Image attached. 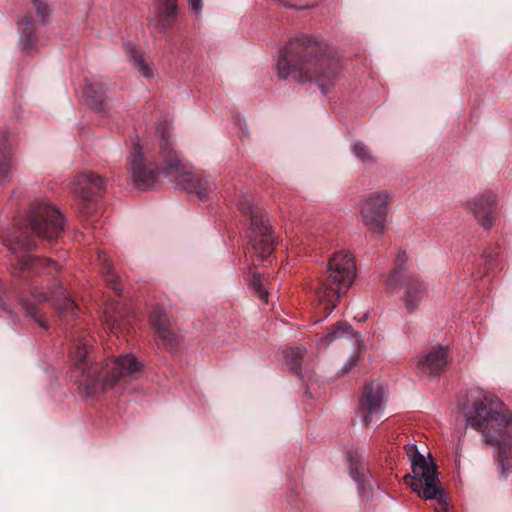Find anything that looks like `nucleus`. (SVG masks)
<instances>
[{
	"instance_id": "nucleus-17",
	"label": "nucleus",
	"mask_w": 512,
	"mask_h": 512,
	"mask_svg": "<svg viewBox=\"0 0 512 512\" xmlns=\"http://www.w3.org/2000/svg\"><path fill=\"white\" fill-rule=\"evenodd\" d=\"M470 210L484 229H490L497 216L496 196L489 192L475 197L469 203Z\"/></svg>"
},
{
	"instance_id": "nucleus-1",
	"label": "nucleus",
	"mask_w": 512,
	"mask_h": 512,
	"mask_svg": "<svg viewBox=\"0 0 512 512\" xmlns=\"http://www.w3.org/2000/svg\"><path fill=\"white\" fill-rule=\"evenodd\" d=\"M64 231L62 213L48 202L34 201L25 217L19 218L12 231L3 236L4 245L17 257L13 274L25 281L42 273L53 275L60 270L58 263L27 254L36 249L35 237L55 242Z\"/></svg>"
},
{
	"instance_id": "nucleus-22",
	"label": "nucleus",
	"mask_w": 512,
	"mask_h": 512,
	"mask_svg": "<svg viewBox=\"0 0 512 512\" xmlns=\"http://www.w3.org/2000/svg\"><path fill=\"white\" fill-rule=\"evenodd\" d=\"M124 47L127 58L133 67L144 77L152 78L154 76L153 70L145 61L143 54L138 51L131 43L125 44Z\"/></svg>"
},
{
	"instance_id": "nucleus-34",
	"label": "nucleus",
	"mask_w": 512,
	"mask_h": 512,
	"mask_svg": "<svg viewBox=\"0 0 512 512\" xmlns=\"http://www.w3.org/2000/svg\"><path fill=\"white\" fill-rule=\"evenodd\" d=\"M367 317H368L367 314L363 315V317L360 319V321H365L367 319Z\"/></svg>"
},
{
	"instance_id": "nucleus-3",
	"label": "nucleus",
	"mask_w": 512,
	"mask_h": 512,
	"mask_svg": "<svg viewBox=\"0 0 512 512\" xmlns=\"http://www.w3.org/2000/svg\"><path fill=\"white\" fill-rule=\"evenodd\" d=\"M324 51L325 45L312 36L291 39L278 54V79L287 80L293 76L300 84L315 83L326 95L337 81L339 66L325 58Z\"/></svg>"
},
{
	"instance_id": "nucleus-29",
	"label": "nucleus",
	"mask_w": 512,
	"mask_h": 512,
	"mask_svg": "<svg viewBox=\"0 0 512 512\" xmlns=\"http://www.w3.org/2000/svg\"><path fill=\"white\" fill-rule=\"evenodd\" d=\"M43 25L47 23L46 17L50 14V6L41 0H31Z\"/></svg>"
},
{
	"instance_id": "nucleus-5",
	"label": "nucleus",
	"mask_w": 512,
	"mask_h": 512,
	"mask_svg": "<svg viewBox=\"0 0 512 512\" xmlns=\"http://www.w3.org/2000/svg\"><path fill=\"white\" fill-rule=\"evenodd\" d=\"M73 377L79 393L84 398L106 391L118 383H128L140 371L142 363L132 354H124L110 361L105 378L100 381L102 367L96 361L94 349L88 339L75 342L70 349Z\"/></svg>"
},
{
	"instance_id": "nucleus-33",
	"label": "nucleus",
	"mask_w": 512,
	"mask_h": 512,
	"mask_svg": "<svg viewBox=\"0 0 512 512\" xmlns=\"http://www.w3.org/2000/svg\"><path fill=\"white\" fill-rule=\"evenodd\" d=\"M0 309L7 311V307L1 299H0Z\"/></svg>"
},
{
	"instance_id": "nucleus-26",
	"label": "nucleus",
	"mask_w": 512,
	"mask_h": 512,
	"mask_svg": "<svg viewBox=\"0 0 512 512\" xmlns=\"http://www.w3.org/2000/svg\"><path fill=\"white\" fill-rule=\"evenodd\" d=\"M102 259V272L107 277V280L111 283L112 288L116 291L119 290V276L114 272L112 265L109 263L105 256L99 255Z\"/></svg>"
},
{
	"instance_id": "nucleus-32",
	"label": "nucleus",
	"mask_w": 512,
	"mask_h": 512,
	"mask_svg": "<svg viewBox=\"0 0 512 512\" xmlns=\"http://www.w3.org/2000/svg\"><path fill=\"white\" fill-rule=\"evenodd\" d=\"M493 261H496V255L495 254H490L489 255V262H493Z\"/></svg>"
},
{
	"instance_id": "nucleus-11",
	"label": "nucleus",
	"mask_w": 512,
	"mask_h": 512,
	"mask_svg": "<svg viewBox=\"0 0 512 512\" xmlns=\"http://www.w3.org/2000/svg\"><path fill=\"white\" fill-rule=\"evenodd\" d=\"M385 405L384 389L379 383L369 382L363 387L359 400L358 416L365 426L379 420Z\"/></svg>"
},
{
	"instance_id": "nucleus-31",
	"label": "nucleus",
	"mask_w": 512,
	"mask_h": 512,
	"mask_svg": "<svg viewBox=\"0 0 512 512\" xmlns=\"http://www.w3.org/2000/svg\"><path fill=\"white\" fill-rule=\"evenodd\" d=\"M189 7L193 11L194 14L200 15L203 9V1L202 0H188Z\"/></svg>"
},
{
	"instance_id": "nucleus-23",
	"label": "nucleus",
	"mask_w": 512,
	"mask_h": 512,
	"mask_svg": "<svg viewBox=\"0 0 512 512\" xmlns=\"http://www.w3.org/2000/svg\"><path fill=\"white\" fill-rule=\"evenodd\" d=\"M340 338H356V341H359V338H361V335L357 332H354L352 326L345 322V321H339L336 324L331 326V329L328 331V333L322 338L323 341L326 342V344H330L336 339Z\"/></svg>"
},
{
	"instance_id": "nucleus-25",
	"label": "nucleus",
	"mask_w": 512,
	"mask_h": 512,
	"mask_svg": "<svg viewBox=\"0 0 512 512\" xmlns=\"http://www.w3.org/2000/svg\"><path fill=\"white\" fill-rule=\"evenodd\" d=\"M407 254L405 251L400 250L395 259V266L387 279L388 288L396 287L398 284L399 277L406 273H412L406 266Z\"/></svg>"
},
{
	"instance_id": "nucleus-18",
	"label": "nucleus",
	"mask_w": 512,
	"mask_h": 512,
	"mask_svg": "<svg viewBox=\"0 0 512 512\" xmlns=\"http://www.w3.org/2000/svg\"><path fill=\"white\" fill-rule=\"evenodd\" d=\"M83 96L86 104L98 113L105 111L107 100L103 84L99 82H86L83 89Z\"/></svg>"
},
{
	"instance_id": "nucleus-30",
	"label": "nucleus",
	"mask_w": 512,
	"mask_h": 512,
	"mask_svg": "<svg viewBox=\"0 0 512 512\" xmlns=\"http://www.w3.org/2000/svg\"><path fill=\"white\" fill-rule=\"evenodd\" d=\"M358 356H351L341 368L343 374L348 373L357 364Z\"/></svg>"
},
{
	"instance_id": "nucleus-4",
	"label": "nucleus",
	"mask_w": 512,
	"mask_h": 512,
	"mask_svg": "<svg viewBox=\"0 0 512 512\" xmlns=\"http://www.w3.org/2000/svg\"><path fill=\"white\" fill-rule=\"evenodd\" d=\"M503 402L492 394L476 398L465 413L467 427L481 433L482 440L496 448L493 454L501 479L512 473V416L501 412Z\"/></svg>"
},
{
	"instance_id": "nucleus-21",
	"label": "nucleus",
	"mask_w": 512,
	"mask_h": 512,
	"mask_svg": "<svg viewBox=\"0 0 512 512\" xmlns=\"http://www.w3.org/2000/svg\"><path fill=\"white\" fill-rule=\"evenodd\" d=\"M349 469V474L351 478L358 484L359 489L363 491L372 490V476L364 464L355 462L351 458Z\"/></svg>"
},
{
	"instance_id": "nucleus-12",
	"label": "nucleus",
	"mask_w": 512,
	"mask_h": 512,
	"mask_svg": "<svg viewBox=\"0 0 512 512\" xmlns=\"http://www.w3.org/2000/svg\"><path fill=\"white\" fill-rule=\"evenodd\" d=\"M389 195L373 193L361 205V216L364 224L374 233L383 234L387 216Z\"/></svg>"
},
{
	"instance_id": "nucleus-6",
	"label": "nucleus",
	"mask_w": 512,
	"mask_h": 512,
	"mask_svg": "<svg viewBox=\"0 0 512 512\" xmlns=\"http://www.w3.org/2000/svg\"><path fill=\"white\" fill-rule=\"evenodd\" d=\"M406 455L411 462L413 475L406 474L404 482L413 492L426 500H435L438 507L435 512H448V495L441 486L439 473L433 461H427L414 443L405 446Z\"/></svg>"
},
{
	"instance_id": "nucleus-24",
	"label": "nucleus",
	"mask_w": 512,
	"mask_h": 512,
	"mask_svg": "<svg viewBox=\"0 0 512 512\" xmlns=\"http://www.w3.org/2000/svg\"><path fill=\"white\" fill-rule=\"evenodd\" d=\"M19 31L21 33L19 43L26 53H30L36 42L34 32L32 30L34 20L32 16H25L22 21L18 22Z\"/></svg>"
},
{
	"instance_id": "nucleus-27",
	"label": "nucleus",
	"mask_w": 512,
	"mask_h": 512,
	"mask_svg": "<svg viewBox=\"0 0 512 512\" xmlns=\"http://www.w3.org/2000/svg\"><path fill=\"white\" fill-rule=\"evenodd\" d=\"M249 288L251 292L257 296L261 301L267 303L268 291L263 287L260 276L254 274L251 281L249 282Z\"/></svg>"
},
{
	"instance_id": "nucleus-9",
	"label": "nucleus",
	"mask_w": 512,
	"mask_h": 512,
	"mask_svg": "<svg viewBox=\"0 0 512 512\" xmlns=\"http://www.w3.org/2000/svg\"><path fill=\"white\" fill-rule=\"evenodd\" d=\"M31 296L34 301L24 296H19V303L25 310L26 315L32 317L35 322L45 330L49 328V324L37 315V303L51 301L53 308L58 312L59 316L65 320L74 319L77 314L74 301L70 298L68 292L60 282H55L54 288L49 290V292H44L42 289L38 288L32 289Z\"/></svg>"
},
{
	"instance_id": "nucleus-13",
	"label": "nucleus",
	"mask_w": 512,
	"mask_h": 512,
	"mask_svg": "<svg viewBox=\"0 0 512 512\" xmlns=\"http://www.w3.org/2000/svg\"><path fill=\"white\" fill-rule=\"evenodd\" d=\"M392 290H402V301L409 314L414 313L421 301L427 295V284L421 276L415 272L403 274L399 277L396 287Z\"/></svg>"
},
{
	"instance_id": "nucleus-15",
	"label": "nucleus",
	"mask_w": 512,
	"mask_h": 512,
	"mask_svg": "<svg viewBox=\"0 0 512 512\" xmlns=\"http://www.w3.org/2000/svg\"><path fill=\"white\" fill-rule=\"evenodd\" d=\"M448 364L447 350L442 345L432 347L417 361V374L424 379L438 378Z\"/></svg>"
},
{
	"instance_id": "nucleus-19",
	"label": "nucleus",
	"mask_w": 512,
	"mask_h": 512,
	"mask_svg": "<svg viewBox=\"0 0 512 512\" xmlns=\"http://www.w3.org/2000/svg\"><path fill=\"white\" fill-rule=\"evenodd\" d=\"M156 27L161 32H167L174 24L177 0H158Z\"/></svg>"
},
{
	"instance_id": "nucleus-2",
	"label": "nucleus",
	"mask_w": 512,
	"mask_h": 512,
	"mask_svg": "<svg viewBox=\"0 0 512 512\" xmlns=\"http://www.w3.org/2000/svg\"><path fill=\"white\" fill-rule=\"evenodd\" d=\"M156 133L160 137L159 163L153 161L148 153H144L139 143H133L127 157L135 186L140 191H150L162 175L171 178L176 188L195 194L199 200L206 199L215 189L212 177L187 171L179 153L170 142L171 126L168 122L159 123Z\"/></svg>"
},
{
	"instance_id": "nucleus-14",
	"label": "nucleus",
	"mask_w": 512,
	"mask_h": 512,
	"mask_svg": "<svg viewBox=\"0 0 512 512\" xmlns=\"http://www.w3.org/2000/svg\"><path fill=\"white\" fill-rule=\"evenodd\" d=\"M149 324L159 347L172 349L178 345V335L173 331L171 321L162 308L156 307L151 311Z\"/></svg>"
},
{
	"instance_id": "nucleus-8",
	"label": "nucleus",
	"mask_w": 512,
	"mask_h": 512,
	"mask_svg": "<svg viewBox=\"0 0 512 512\" xmlns=\"http://www.w3.org/2000/svg\"><path fill=\"white\" fill-rule=\"evenodd\" d=\"M237 205L244 214L250 215V244L259 261L268 260L274 250L275 237L269 225L267 215L258 205L254 204L251 195L244 194L238 199Z\"/></svg>"
},
{
	"instance_id": "nucleus-28",
	"label": "nucleus",
	"mask_w": 512,
	"mask_h": 512,
	"mask_svg": "<svg viewBox=\"0 0 512 512\" xmlns=\"http://www.w3.org/2000/svg\"><path fill=\"white\" fill-rule=\"evenodd\" d=\"M352 153L361 161L368 162L372 161L373 157L368 149V147L365 145L362 141H355L352 144Z\"/></svg>"
},
{
	"instance_id": "nucleus-20",
	"label": "nucleus",
	"mask_w": 512,
	"mask_h": 512,
	"mask_svg": "<svg viewBox=\"0 0 512 512\" xmlns=\"http://www.w3.org/2000/svg\"><path fill=\"white\" fill-rule=\"evenodd\" d=\"M306 353L303 346L289 347L283 351L285 364L289 371L302 378V360Z\"/></svg>"
},
{
	"instance_id": "nucleus-16",
	"label": "nucleus",
	"mask_w": 512,
	"mask_h": 512,
	"mask_svg": "<svg viewBox=\"0 0 512 512\" xmlns=\"http://www.w3.org/2000/svg\"><path fill=\"white\" fill-rule=\"evenodd\" d=\"M16 145L8 133L0 135V184L7 185L11 182L13 173L17 168L15 156Z\"/></svg>"
},
{
	"instance_id": "nucleus-10",
	"label": "nucleus",
	"mask_w": 512,
	"mask_h": 512,
	"mask_svg": "<svg viewBox=\"0 0 512 512\" xmlns=\"http://www.w3.org/2000/svg\"><path fill=\"white\" fill-rule=\"evenodd\" d=\"M106 180L94 172H84L76 177L75 193L85 216L92 215V205L105 193Z\"/></svg>"
},
{
	"instance_id": "nucleus-7",
	"label": "nucleus",
	"mask_w": 512,
	"mask_h": 512,
	"mask_svg": "<svg viewBox=\"0 0 512 512\" xmlns=\"http://www.w3.org/2000/svg\"><path fill=\"white\" fill-rule=\"evenodd\" d=\"M356 276L353 256L348 252L334 253L327 265V278L319 293V305L324 314L320 320L327 318L337 307L340 298L345 295Z\"/></svg>"
}]
</instances>
